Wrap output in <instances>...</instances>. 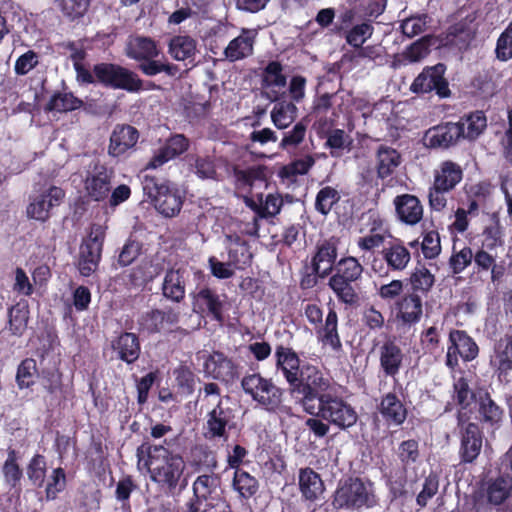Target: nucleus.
Wrapping results in <instances>:
<instances>
[{"label": "nucleus", "instance_id": "f257e3e1", "mask_svg": "<svg viewBox=\"0 0 512 512\" xmlns=\"http://www.w3.org/2000/svg\"><path fill=\"white\" fill-rule=\"evenodd\" d=\"M146 453L145 466L151 481L168 496L180 495L188 485L183 456L163 445H148Z\"/></svg>", "mask_w": 512, "mask_h": 512}, {"label": "nucleus", "instance_id": "f03ea898", "mask_svg": "<svg viewBox=\"0 0 512 512\" xmlns=\"http://www.w3.org/2000/svg\"><path fill=\"white\" fill-rule=\"evenodd\" d=\"M375 484L368 477L349 475L342 478L331 496L335 510L361 511L377 506Z\"/></svg>", "mask_w": 512, "mask_h": 512}, {"label": "nucleus", "instance_id": "7ed1b4c3", "mask_svg": "<svg viewBox=\"0 0 512 512\" xmlns=\"http://www.w3.org/2000/svg\"><path fill=\"white\" fill-rule=\"evenodd\" d=\"M241 387L262 410L271 414H291V407L284 403L285 390L277 386L272 378L258 372L247 374L241 379Z\"/></svg>", "mask_w": 512, "mask_h": 512}, {"label": "nucleus", "instance_id": "20e7f679", "mask_svg": "<svg viewBox=\"0 0 512 512\" xmlns=\"http://www.w3.org/2000/svg\"><path fill=\"white\" fill-rule=\"evenodd\" d=\"M331 387L330 380L315 365L306 363L296 381L289 384V390L308 414L316 413V401L326 395Z\"/></svg>", "mask_w": 512, "mask_h": 512}, {"label": "nucleus", "instance_id": "39448f33", "mask_svg": "<svg viewBox=\"0 0 512 512\" xmlns=\"http://www.w3.org/2000/svg\"><path fill=\"white\" fill-rule=\"evenodd\" d=\"M334 273L328 281L329 288L339 302L349 306H357L360 300L357 292V281L363 273V266L357 258L347 256L341 258L333 268Z\"/></svg>", "mask_w": 512, "mask_h": 512}, {"label": "nucleus", "instance_id": "423d86ee", "mask_svg": "<svg viewBox=\"0 0 512 512\" xmlns=\"http://www.w3.org/2000/svg\"><path fill=\"white\" fill-rule=\"evenodd\" d=\"M141 184L147 200L161 215L171 218L179 214L184 198L176 184L151 175H144Z\"/></svg>", "mask_w": 512, "mask_h": 512}, {"label": "nucleus", "instance_id": "0eeeda50", "mask_svg": "<svg viewBox=\"0 0 512 512\" xmlns=\"http://www.w3.org/2000/svg\"><path fill=\"white\" fill-rule=\"evenodd\" d=\"M418 252L419 240H413L407 245L399 238H393L387 242L380 251V259L374 258L371 269L381 277L388 276L389 272L404 271L412 257L410 249Z\"/></svg>", "mask_w": 512, "mask_h": 512}, {"label": "nucleus", "instance_id": "6e6552de", "mask_svg": "<svg viewBox=\"0 0 512 512\" xmlns=\"http://www.w3.org/2000/svg\"><path fill=\"white\" fill-rule=\"evenodd\" d=\"M312 415L322 418L340 430H348L358 420L355 408L343 397L330 392L320 398L316 404V413Z\"/></svg>", "mask_w": 512, "mask_h": 512}, {"label": "nucleus", "instance_id": "1a4fd4ad", "mask_svg": "<svg viewBox=\"0 0 512 512\" xmlns=\"http://www.w3.org/2000/svg\"><path fill=\"white\" fill-rule=\"evenodd\" d=\"M95 78L99 84L112 89L128 92L143 90V81L130 69L119 64L102 62L93 67Z\"/></svg>", "mask_w": 512, "mask_h": 512}, {"label": "nucleus", "instance_id": "9d476101", "mask_svg": "<svg viewBox=\"0 0 512 512\" xmlns=\"http://www.w3.org/2000/svg\"><path fill=\"white\" fill-rule=\"evenodd\" d=\"M199 358L203 360V373L207 378L219 381L226 386L232 385L240 378V364L223 351H203Z\"/></svg>", "mask_w": 512, "mask_h": 512}, {"label": "nucleus", "instance_id": "9b49d317", "mask_svg": "<svg viewBox=\"0 0 512 512\" xmlns=\"http://www.w3.org/2000/svg\"><path fill=\"white\" fill-rule=\"evenodd\" d=\"M105 230L99 224H93L88 235L83 238L77 258V268L84 277L91 276L99 267L105 241Z\"/></svg>", "mask_w": 512, "mask_h": 512}, {"label": "nucleus", "instance_id": "f8f14e48", "mask_svg": "<svg viewBox=\"0 0 512 512\" xmlns=\"http://www.w3.org/2000/svg\"><path fill=\"white\" fill-rule=\"evenodd\" d=\"M447 67L444 63L425 66L410 85V91L416 95L435 93L439 99L449 98L452 94L445 77Z\"/></svg>", "mask_w": 512, "mask_h": 512}, {"label": "nucleus", "instance_id": "ddd939ff", "mask_svg": "<svg viewBox=\"0 0 512 512\" xmlns=\"http://www.w3.org/2000/svg\"><path fill=\"white\" fill-rule=\"evenodd\" d=\"M460 435L459 458L463 464L474 463L480 455L483 444V431L477 423L470 422V416L461 411L456 414Z\"/></svg>", "mask_w": 512, "mask_h": 512}, {"label": "nucleus", "instance_id": "4468645a", "mask_svg": "<svg viewBox=\"0 0 512 512\" xmlns=\"http://www.w3.org/2000/svg\"><path fill=\"white\" fill-rule=\"evenodd\" d=\"M65 196L64 189L55 185L35 191L29 197L26 207L27 217L41 223L47 222L53 210L64 202Z\"/></svg>", "mask_w": 512, "mask_h": 512}, {"label": "nucleus", "instance_id": "2eb2a0df", "mask_svg": "<svg viewBox=\"0 0 512 512\" xmlns=\"http://www.w3.org/2000/svg\"><path fill=\"white\" fill-rule=\"evenodd\" d=\"M235 412L223 404L220 399L218 403L210 410L205 417L203 425V436L206 440H228L229 433L235 429Z\"/></svg>", "mask_w": 512, "mask_h": 512}, {"label": "nucleus", "instance_id": "dca6fc26", "mask_svg": "<svg viewBox=\"0 0 512 512\" xmlns=\"http://www.w3.org/2000/svg\"><path fill=\"white\" fill-rule=\"evenodd\" d=\"M139 130L127 123L116 124L109 136L107 155L117 161L131 157L138 149Z\"/></svg>", "mask_w": 512, "mask_h": 512}, {"label": "nucleus", "instance_id": "f3484780", "mask_svg": "<svg viewBox=\"0 0 512 512\" xmlns=\"http://www.w3.org/2000/svg\"><path fill=\"white\" fill-rule=\"evenodd\" d=\"M114 172L100 161L90 165L84 178V191L86 196L95 202L105 201L110 192Z\"/></svg>", "mask_w": 512, "mask_h": 512}, {"label": "nucleus", "instance_id": "a211bd4d", "mask_svg": "<svg viewBox=\"0 0 512 512\" xmlns=\"http://www.w3.org/2000/svg\"><path fill=\"white\" fill-rule=\"evenodd\" d=\"M464 126L462 121L442 122L433 126L425 132V145L431 149L447 150L464 137Z\"/></svg>", "mask_w": 512, "mask_h": 512}, {"label": "nucleus", "instance_id": "6ab92c4d", "mask_svg": "<svg viewBox=\"0 0 512 512\" xmlns=\"http://www.w3.org/2000/svg\"><path fill=\"white\" fill-rule=\"evenodd\" d=\"M225 295H220L208 286L199 288L192 294L195 311L222 323L224 321Z\"/></svg>", "mask_w": 512, "mask_h": 512}, {"label": "nucleus", "instance_id": "aec40b11", "mask_svg": "<svg viewBox=\"0 0 512 512\" xmlns=\"http://www.w3.org/2000/svg\"><path fill=\"white\" fill-rule=\"evenodd\" d=\"M490 365L500 381L509 382L512 371V330L494 342Z\"/></svg>", "mask_w": 512, "mask_h": 512}, {"label": "nucleus", "instance_id": "412c9836", "mask_svg": "<svg viewBox=\"0 0 512 512\" xmlns=\"http://www.w3.org/2000/svg\"><path fill=\"white\" fill-rule=\"evenodd\" d=\"M165 270V259L159 254L143 258L138 265L133 267L128 275V280L133 287H145L160 276Z\"/></svg>", "mask_w": 512, "mask_h": 512}, {"label": "nucleus", "instance_id": "4be33fe9", "mask_svg": "<svg viewBox=\"0 0 512 512\" xmlns=\"http://www.w3.org/2000/svg\"><path fill=\"white\" fill-rule=\"evenodd\" d=\"M395 319L403 326L418 323L423 315V300L420 294L409 292L399 297L394 303Z\"/></svg>", "mask_w": 512, "mask_h": 512}, {"label": "nucleus", "instance_id": "5701e85b", "mask_svg": "<svg viewBox=\"0 0 512 512\" xmlns=\"http://www.w3.org/2000/svg\"><path fill=\"white\" fill-rule=\"evenodd\" d=\"M110 347L116 355V359L127 365L138 361L141 355V342L136 333L122 331L110 341Z\"/></svg>", "mask_w": 512, "mask_h": 512}, {"label": "nucleus", "instance_id": "b1692460", "mask_svg": "<svg viewBox=\"0 0 512 512\" xmlns=\"http://www.w3.org/2000/svg\"><path fill=\"white\" fill-rule=\"evenodd\" d=\"M315 334L318 342H320L323 347H329L336 353L343 350L338 331V314L334 304L329 305L325 320L315 327Z\"/></svg>", "mask_w": 512, "mask_h": 512}, {"label": "nucleus", "instance_id": "393cba45", "mask_svg": "<svg viewBox=\"0 0 512 512\" xmlns=\"http://www.w3.org/2000/svg\"><path fill=\"white\" fill-rule=\"evenodd\" d=\"M338 239L331 237L316 246V252L311 259V269L316 273L322 274V279L333 272V268L337 263L338 255Z\"/></svg>", "mask_w": 512, "mask_h": 512}, {"label": "nucleus", "instance_id": "a878e982", "mask_svg": "<svg viewBox=\"0 0 512 512\" xmlns=\"http://www.w3.org/2000/svg\"><path fill=\"white\" fill-rule=\"evenodd\" d=\"M219 485V477L211 474L199 475L192 484L193 496L186 503L187 512H202V504L212 498Z\"/></svg>", "mask_w": 512, "mask_h": 512}, {"label": "nucleus", "instance_id": "bb28decb", "mask_svg": "<svg viewBox=\"0 0 512 512\" xmlns=\"http://www.w3.org/2000/svg\"><path fill=\"white\" fill-rule=\"evenodd\" d=\"M393 204L396 217L400 222L414 226L423 219L424 208L416 195L409 193L397 195Z\"/></svg>", "mask_w": 512, "mask_h": 512}, {"label": "nucleus", "instance_id": "cd10ccee", "mask_svg": "<svg viewBox=\"0 0 512 512\" xmlns=\"http://www.w3.org/2000/svg\"><path fill=\"white\" fill-rule=\"evenodd\" d=\"M377 410L389 426H401L408 416L406 405L395 392L382 395Z\"/></svg>", "mask_w": 512, "mask_h": 512}, {"label": "nucleus", "instance_id": "c85d7f7f", "mask_svg": "<svg viewBox=\"0 0 512 512\" xmlns=\"http://www.w3.org/2000/svg\"><path fill=\"white\" fill-rule=\"evenodd\" d=\"M405 354L395 339H388L379 348L380 368L386 376L395 377L403 367Z\"/></svg>", "mask_w": 512, "mask_h": 512}, {"label": "nucleus", "instance_id": "c756f323", "mask_svg": "<svg viewBox=\"0 0 512 512\" xmlns=\"http://www.w3.org/2000/svg\"><path fill=\"white\" fill-rule=\"evenodd\" d=\"M178 320L179 314L172 308L167 310L152 309L139 317L138 325L140 331L156 334L165 328V324L175 325Z\"/></svg>", "mask_w": 512, "mask_h": 512}, {"label": "nucleus", "instance_id": "7c9ffc66", "mask_svg": "<svg viewBox=\"0 0 512 512\" xmlns=\"http://www.w3.org/2000/svg\"><path fill=\"white\" fill-rule=\"evenodd\" d=\"M186 271L182 268H169L166 270L161 285L162 295L173 303H181L186 297Z\"/></svg>", "mask_w": 512, "mask_h": 512}, {"label": "nucleus", "instance_id": "2f4dec72", "mask_svg": "<svg viewBox=\"0 0 512 512\" xmlns=\"http://www.w3.org/2000/svg\"><path fill=\"white\" fill-rule=\"evenodd\" d=\"M298 487L301 498L310 503L319 500L325 491V484L320 474L311 467L299 469Z\"/></svg>", "mask_w": 512, "mask_h": 512}, {"label": "nucleus", "instance_id": "473e14b6", "mask_svg": "<svg viewBox=\"0 0 512 512\" xmlns=\"http://www.w3.org/2000/svg\"><path fill=\"white\" fill-rule=\"evenodd\" d=\"M257 31L242 28L241 33L232 39L224 50L225 57L230 62L245 59L253 54Z\"/></svg>", "mask_w": 512, "mask_h": 512}, {"label": "nucleus", "instance_id": "72a5a7b5", "mask_svg": "<svg viewBox=\"0 0 512 512\" xmlns=\"http://www.w3.org/2000/svg\"><path fill=\"white\" fill-rule=\"evenodd\" d=\"M275 361L277 370L281 371L288 385L294 383L302 367L298 354L291 347L278 345L275 349Z\"/></svg>", "mask_w": 512, "mask_h": 512}, {"label": "nucleus", "instance_id": "f704fd0d", "mask_svg": "<svg viewBox=\"0 0 512 512\" xmlns=\"http://www.w3.org/2000/svg\"><path fill=\"white\" fill-rule=\"evenodd\" d=\"M463 177L464 169L459 163L453 160H444L434 170L433 183L453 191Z\"/></svg>", "mask_w": 512, "mask_h": 512}, {"label": "nucleus", "instance_id": "c9c22d12", "mask_svg": "<svg viewBox=\"0 0 512 512\" xmlns=\"http://www.w3.org/2000/svg\"><path fill=\"white\" fill-rule=\"evenodd\" d=\"M161 54L156 41L146 36H135L130 38L126 45V56L139 63L158 58Z\"/></svg>", "mask_w": 512, "mask_h": 512}, {"label": "nucleus", "instance_id": "e433bc0d", "mask_svg": "<svg viewBox=\"0 0 512 512\" xmlns=\"http://www.w3.org/2000/svg\"><path fill=\"white\" fill-rule=\"evenodd\" d=\"M227 238L230 241L228 247V261L230 265L237 270H244L251 265L253 259L248 241L239 235H229Z\"/></svg>", "mask_w": 512, "mask_h": 512}, {"label": "nucleus", "instance_id": "4c0bfd02", "mask_svg": "<svg viewBox=\"0 0 512 512\" xmlns=\"http://www.w3.org/2000/svg\"><path fill=\"white\" fill-rule=\"evenodd\" d=\"M21 455L19 451L9 447L7 449V458L2 464L1 474L5 485L10 490H19L23 478V470L20 466Z\"/></svg>", "mask_w": 512, "mask_h": 512}, {"label": "nucleus", "instance_id": "58836bf2", "mask_svg": "<svg viewBox=\"0 0 512 512\" xmlns=\"http://www.w3.org/2000/svg\"><path fill=\"white\" fill-rule=\"evenodd\" d=\"M401 154L387 145H380L376 151L377 177L384 180L390 177L401 164Z\"/></svg>", "mask_w": 512, "mask_h": 512}, {"label": "nucleus", "instance_id": "ea45409f", "mask_svg": "<svg viewBox=\"0 0 512 512\" xmlns=\"http://www.w3.org/2000/svg\"><path fill=\"white\" fill-rule=\"evenodd\" d=\"M197 52V41L189 35H175L169 40L168 53L176 61L191 63Z\"/></svg>", "mask_w": 512, "mask_h": 512}, {"label": "nucleus", "instance_id": "a19ab883", "mask_svg": "<svg viewBox=\"0 0 512 512\" xmlns=\"http://www.w3.org/2000/svg\"><path fill=\"white\" fill-rule=\"evenodd\" d=\"M231 487L238 494L241 502H247L259 492L258 479L244 469L234 471Z\"/></svg>", "mask_w": 512, "mask_h": 512}, {"label": "nucleus", "instance_id": "79ce46f5", "mask_svg": "<svg viewBox=\"0 0 512 512\" xmlns=\"http://www.w3.org/2000/svg\"><path fill=\"white\" fill-rule=\"evenodd\" d=\"M449 342L459 353L464 362H471L478 357L479 347L475 340L464 330L453 329L449 333Z\"/></svg>", "mask_w": 512, "mask_h": 512}, {"label": "nucleus", "instance_id": "37998d69", "mask_svg": "<svg viewBox=\"0 0 512 512\" xmlns=\"http://www.w3.org/2000/svg\"><path fill=\"white\" fill-rule=\"evenodd\" d=\"M477 403L480 421L491 427L499 426L504 417V410L491 398L487 391L479 395Z\"/></svg>", "mask_w": 512, "mask_h": 512}, {"label": "nucleus", "instance_id": "c03bdc74", "mask_svg": "<svg viewBox=\"0 0 512 512\" xmlns=\"http://www.w3.org/2000/svg\"><path fill=\"white\" fill-rule=\"evenodd\" d=\"M29 304L25 299H21L8 309V325L12 335L21 337L29 322Z\"/></svg>", "mask_w": 512, "mask_h": 512}, {"label": "nucleus", "instance_id": "a18cd8bd", "mask_svg": "<svg viewBox=\"0 0 512 512\" xmlns=\"http://www.w3.org/2000/svg\"><path fill=\"white\" fill-rule=\"evenodd\" d=\"M406 281L411 287V292L420 294L422 297L427 296L432 289L435 277L424 263L418 261Z\"/></svg>", "mask_w": 512, "mask_h": 512}, {"label": "nucleus", "instance_id": "49530a36", "mask_svg": "<svg viewBox=\"0 0 512 512\" xmlns=\"http://www.w3.org/2000/svg\"><path fill=\"white\" fill-rule=\"evenodd\" d=\"M83 101L72 92H55L44 107L46 112L67 113L83 106Z\"/></svg>", "mask_w": 512, "mask_h": 512}, {"label": "nucleus", "instance_id": "de8ad7c7", "mask_svg": "<svg viewBox=\"0 0 512 512\" xmlns=\"http://www.w3.org/2000/svg\"><path fill=\"white\" fill-rule=\"evenodd\" d=\"M374 32V27L370 21H364L359 24L353 25L343 37L346 43L355 49H359L358 56L365 57V49L363 44L371 38Z\"/></svg>", "mask_w": 512, "mask_h": 512}, {"label": "nucleus", "instance_id": "09e8293b", "mask_svg": "<svg viewBox=\"0 0 512 512\" xmlns=\"http://www.w3.org/2000/svg\"><path fill=\"white\" fill-rule=\"evenodd\" d=\"M465 123L464 139L475 141L487 128V117L482 110H475L464 114L460 120Z\"/></svg>", "mask_w": 512, "mask_h": 512}, {"label": "nucleus", "instance_id": "8fccbe9b", "mask_svg": "<svg viewBox=\"0 0 512 512\" xmlns=\"http://www.w3.org/2000/svg\"><path fill=\"white\" fill-rule=\"evenodd\" d=\"M452 397L455 403L460 407L457 413L463 411L469 416L471 414V405L478 401L476 394L470 389L468 380L465 377H459L453 383Z\"/></svg>", "mask_w": 512, "mask_h": 512}, {"label": "nucleus", "instance_id": "3c124183", "mask_svg": "<svg viewBox=\"0 0 512 512\" xmlns=\"http://www.w3.org/2000/svg\"><path fill=\"white\" fill-rule=\"evenodd\" d=\"M39 370L36 360L33 358L23 359L17 366L15 382L19 390L31 389L36 384Z\"/></svg>", "mask_w": 512, "mask_h": 512}, {"label": "nucleus", "instance_id": "603ef678", "mask_svg": "<svg viewBox=\"0 0 512 512\" xmlns=\"http://www.w3.org/2000/svg\"><path fill=\"white\" fill-rule=\"evenodd\" d=\"M297 107L291 101H278L271 111V119L278 129H286L297 116Z\"/></svg>", "mask_w": 512, "mask_h": 512}, {"label": "nucleus", "instance_id": "864d4df0", "mask_svg": "<svg viewBox=\"0 0 512 512\" xmlns=\"http://www.w3.org/2000/svg\"><path fill=\"white\" fill-rule=\"evenodd\" d=\"M27 477L36 488L43 487L47 476V461L44 455L36 453L26 467Z\"/></svg>", "mask_w": 512, "mask_h": 512}, {"label": "nucleus", "instance_id": "5fc2aeb1", "mask_svg": "<svg viewBox=\"0 0 512 512\" xmlns=\"http://www.w3.org/2000/svg\"><path fill=\"white\" fill-rule=\"evenodd\" d=\"M396 455L403 470L416 464L420 459L419 442L416 439L403 440L398 444Z\"/></svg>", "mask_w": 512, "mask_h": 512}, {"label": "nucleus", "instance_id": "6e6d98bb", "mask_svg": "<svg viewBox=\"0 0 512 512\" xmlns=\"http://www.w3.org/2000/svg\"><path fill=\"white\" fill-rule=\"evenodd\" d=\"M287 78L283 73V65L279 61H270L264 67L261 76V85L264 88L285 87Z\"/></svg>", "mask_w": 512, "mask_h": 512}, {"label": "nucleus", "instance_id": "4d7b16f0", "mask_svg": "<svg viewBox=\"0 0 512 512\" xmlns=\"http://www.w3.org/2000/svg\"><path fill=\"white\" fill-rule=\"evenodd\" d=\"M475 37V31L472 30L470 22L467 19H462L447 29L446 38L452 44L461 43L465 47H468L470 42Z\"/></svg>", "mask_w": 512, "mask_h": 512}, {"label": "nucleus", "instance_id": "13d9d810", "mask_svg": "<svg viewBox=\"0 0 512 512\" xmlns=\"http://www.w3.org/2000/svg\"><path fill=\"white\" fill-rule=\"evenodd\" d=\"M138 69L146 76L152 77L160 73H165L170 77H175L179 72V67L173 63L162 61L158 58H150L138 64Z\"/></svg>", "mask_w": 512, "mask_h": 512}, {"label": "nucleus", "instance_id": "bf43d9fd", "mask_svg": "<svg viewBox=\"0 0 512 512\" xmlns=\"http://www.w3.org/2000/svg\"><path fill=\"white\" fill-rule=\"evenodd\" d=\"M307 128L308 120L306 118L301 119L290 130L283 133L279 148L287 151L297 148L304 141Z\"/></svg>", "mask_w": 512, "mask_h": 512}, {"label": "nucleus", "instance_id": "052dcab7", "mask_svg": "<svg viewBox=\"0 0 512 512\" xmlns=\"http://www.w3.org/2000/svg\"><path fill=\"white\" fill-rule=\"evenodd\" d=\"M91 0H53V4L62 15L70 20H76L85 15Z\"/></svg>", "mask_w": 512, "mask_h": 512}, {"label": "nucleus", "instance_id": "680f3d73", "mask_svg": "<svg viewBox=\"0 0 512 512\" xmlns=\"http://www.w3.org/2000/svg\"><path fill=\"white\" fill-rule=\"evenodd\" d=\"M407 481V470L403 469L395 471L394 473L390 472V474L386 476V486L392 501L407 497Z\"/></svg>", "mask_w": 512, "mask_h": 512}, {"label": "nucleus", "instance_id": "e2e57ef3", "mask_svg": "<svg viewBox=\"0 0 512 512\" xmlns=\"http://www.w3.org/2000/svg\"><path fill=\"white\" fill-rule=\"evenodd\" d=\"M510 488V481L503 476L490 481L486 489L488 502L493 505L502 504L508 498Z\"/></svg>", "mask_w": 512, "mask_h": 512}, {"label": "nucleus", "instance_id": "0e129e2a", "mask_svg": "<svg viewBox=\"0 0 512 512\" xmlns=\"http://www.w3.org/2000/svg\"><path fill=\"white\" fill-rule=\"evenodd\" d=\"M234 175L236 181L242 187L252 188L256 182H266V167L265 166H253L246 169H235Z\"/></svg>", "mask_w": 512, "mask_h": 512}, {"label": "nucleus", "instance_id": "69168bd1", "mask_svg": "<svg viewBox=\"0 0 512 512\" xmlns=\"http://www.w3.org/2000/svg\"><path fill=\"white\" fill-rule=\"evenodd\" d=\"M339 200V192L331 186H325L316 195L315 209L322 215H327Z\"/></svg>", "mask_w": 512, "mask_h": 512}, {"label": "nucleus", "instance_id": "338daca9", "mask_svg": "<svg viewBox=\"0 0 512 512\" xmlns=\"http://www.w3.org/2000/svg\"><path fill=\"white\" fill-rule=\"evenodd\" d=\"M193 466L196 471L213 472L218 466L216 454L208 447H197L193 453Z\"/></svg>", "mask_w": 512, "mask_h": 512}, {"label": "nucleus", "instance_id": "774afa93", "mask_svg": "<svg viewBox=\"0 0 512 512\" xmlns=\"http://www.w3.org/2000/svg\"><path fill=\"white\" fill-rule=\"evenodd\" d=\"M495 57L501 62H507L512 59V21L497 38Z\"/></svg>", "mask_w": 512, "mask_h": 512}]
</instances>
